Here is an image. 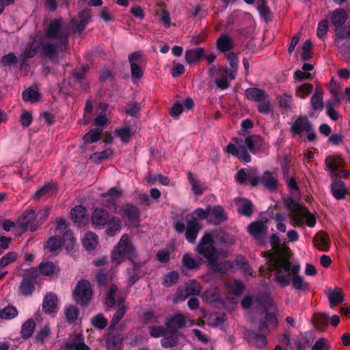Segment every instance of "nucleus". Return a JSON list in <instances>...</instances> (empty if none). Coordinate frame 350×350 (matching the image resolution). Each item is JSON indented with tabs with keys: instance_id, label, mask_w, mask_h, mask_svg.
<instances>
[{
	"instance_id": "15",
	"label": "nucleus",
	"mask_w": 350,
	"mask_h": 350,
	"mask_svg": "<svg viewBox=\"0 0 350 350\" xmlns=\"http://www.w3.org/2000/svg\"><path fill=\"white\" fill-rule=\"evenodd\" d=\"M267 230V226L262 221H253L247 227L248 232L260 243H264Z\"/></svg>"
},
{
	"instance_id": "43",
	"label": "nucleus",
	"mask_w": 350,
	"mask_h": 350,
	"mask_svg": "<svg viewBox=\"0 0 350 350\" xmlns=\"http://www.w3.org/2000/svg\"><path fill=\"white\" fill-rule=\"evenodd\" d=\"M70 215L75 223L80 224L86 217L87 210L84 206L78 205L72 209Z\"/></svg>"
},
{
	"instance_id": "5",
	"label": "nucleus",
	"mask_w": 350,
	"mask_h": 350,
	"mask_svg": "<svg viewBox=\"0 0 350 350\" xmlns=\"http://www.w3.org/2000/svg\"><path fill=\"white\" fill-rule=\"evenodd\" d=\"M234 142L237 146L230 143L226 147V152L233 155L240 161L248 163L251 161V156L248 150L252 153L265 150L268 148L267 144L259 135L247 136L245 137L244 144H241V139L235 138Z\"/></svg>"
},
{
	"instance_id": "33",
	"label": "nucleus",
	"mask_w": 350,
	"mask_h": 350,
	"mask_svg": "<svg viewBox=\"0 0 350 350\" xmlns=\"http://www.w3.org/2000/svg\"><path fill=\"white\" fill-rule=\"evenodd\" d=\"M39 271L43 275L51 276L57 274L59 269L51 261L41 262L39 265Z\"/></svg>"
},
{
	"instance_id": "64",
	"label": "nucleus",
	"mask_w": 350,
	"mask_h": 350,
	"mask_svg": "<svg viewBox=\"0 0 350 350\" xmlns=\"http://www.w3.org/2000/svg\"><path fill=\"white\" fill-rule=\"evenodd\" d=\"M336 36L338 39H346L350 37V24L340 26L335 29Z\"/></svg>"
},
{
	"instance_id": "44",
	"label": "nucleus",
	"mask_w": 350,
	"mask_h": 350,
	"mask_svg": "<svg viewBox=\"0 0 350 350\" xmlns=\"http://www.w3.org/2000/svg\"><path fill=\"white\" fill-rule=\"evenodd\" d=\"M122 338L120 334L109 335L107 340V350H122Z\"/></svg>"
},
{
	"instance_id": "62",
	"label": "nucleus",
	"mask_w": 350,
	"mask_h": 350,
	"mask_svg": "<svg viewBox=\"0 0 350 350\" xmlns=\"http://www.w3.org/2000/svg\"><path fill=\"white\" fill-rule=\"evenodd\" d=\"M131 66V77L133 80H139L143 77L145 65L132 64Z\"/></svg>"
},
{
	"instance_id": "22",
	"label": "nucleus",
	"mask_w": 350,
	"mask_h": 350,
	"mask_svg": "<svg viewBox=\"0 0 350 350\" xmlns=\"http://www.w3.org/2000/svg\"><path fill=\"white\" fill-rule=\"evenodd\" d=\"M58 299L55 293H47L43 299L42 310L46 314H51L55 311L57 308Z\"/></svg>"
},
{
	"instance_id": "28",
	"label": "nucleus",
	"mask_w": 350,
	"mask_h": 350,
	"mask_svg": "<svg viewBox=\"0 0 350 350\" xmlns=\"http://www.w3.org/2000/svg\"><path fill=\"white\" fill-rule=\"evenodd\" d=\"M310 105L312 109L315 111H322L323 109V92L321 88H317L315 89L314 94L310 99Z\"/></svg>"
},
{
	"instance_id": "38",
	"label": "nucleus",
	"mask_w": 350,
	"mask_h": 350,
	"mask_svg": "<svg viewBox=\"0 0 350 350\" xmlns=\"http://www.w3.org/2000/svg\"><path fill=\"white\" fill-rule=\"evenodd\" d=\"M57 188L56 185L53 183H46L44 186L38 189L34 193L33 198L39 200L43 197H46L52 194L53 191Z\"/></svg>"
},
{
	"instance_id": "46",
	"label": "nucleus",
	"mask_w": 350,
	"mask_h": 350,
	"mask_svg": "<svg viewBox=\"0 0 350 350\" xmlns=\"http://www.w3.org/2000/svg\"><path fill=\"white\" fill-rule=\"evenodd\" d=\"M276 100L281 109L285 111L291 109L293 105V97L291 95L284 93L282 95L278 96Z\"/></svg>"
},
{
	"instance_id": "6",
	"label": "nucleus",
	"mask_w": 350,
	"mask_h": 350,
	"mask_svg": "<svg viewBox=\"0 0 350 350\" xmlns=\"http://www.w3.org/2000/svg\"><path fill=\"white\" fill-rule=\"evenodd\" d=\"M116 301H117L118 303V308L110 321L109 329H111L116 327L129 308L128 306L124 304L125 298L122 293L118 291L117 286L111 284L107 293L106 304L110 308L113 307L116 304Z\"/></svg>"
},
{
	"instance_id": "32",
	"label": "nucleus",
	"mask_w": 350,
	"mask_h": 350,
	"mask_svg": "<svg viewBox=\"0 0 350 350\" xmlns=\"http://www.w3.org/2000/svg\"><path fill=\"white\" fill-rule=\"evenodd\" d=\"M106 233L109 237L114 236L119 232L122 226V220L117 217H111L107 223Z\"/></svg>"
},
{
	"instance_id": "13",
	"label": "nucleus",
	"mask_w": 350,
	"mask_h": 350,
	"mask_svg": "<svg viewBox=\"0 0 350 350\" xmlns=\"http://www.w3.org/2000/svg\"><path fill=\"white\" fill-rule=\"evenodd\" d=\"M64 350H90L84 342V336L81 333L70 334L64 345Z\"/></svg>"
},
{
	"instance_id": "31",
	"label": "nucleus",
	"mask_w": 350,
	"mask_h": 350,
	"mask_svg": "<svg viewBox=\"0 0 350 350\" xmlns=\"http://www.w3.org/2000/svg\"><path fill=\"white\" fill-rule=\"evenodd\" d=\"M267 95L265 91L256 88H250L245 90L246 98L254 102H260Z\"/></svg>"
},
{
	"instance_id": "21",
	"label": "nucleus",
	"mask_w": 350,
	"mask_h": 350,
	"mask_svg": "<svg viewBox=\"0 0 350 350\" xmlns=\"http://www.w3.org/2000/svg\"><path fill=\"white\" fill-rule=\"evenodd\" d=\"M109 213L103 208H96L92 215V224L95 226H105L110 219Z\"/></svg>"
},
{
	"instance_id": "2",
	"label": "nucleus",
	"mask_w": 350,
	"mask_h": 350,
	"mask_svg": "<svg viewBox=\"0 0 350 350\" xmlns=\"http://www.w3.org/2000/svg\"><path fill=\"white\" fill-rule=\"evenodd\" d=\"M270 277L280 287L285 288L290 284L300 293L309 290V283L300 275V266L293 265L286 256L273 255L266 262Z\"/></svg>"
},
{
	"instance_id": "50",
	"label": "nucleus",
	"mask_w": 350,
	"mask_h": 350,
	"mask_svg": "<svg viewBox=\"0 0 350 350\" xmlns=\"http://www.w3.org/2000/svg\"><path fill=\"white\" fill-rule=\"evenodd\" d=\"M116 136L119 137L123 144H127L131 137V130L129 126H125L114 131Z\"/></svg>"
},
{
	"instance_id": "57",
	"label": "nucleus",
	"mask_w": 350,
	"mask_h": 350,
	"mask_svg": "<svg viewBox=\"0 0 350 350\" xmlns=\"http://www.w3.org/2000/svg\"><path fill=\"white\" fill-rule=\"evenodd\" d=\"M130 65H146V59L144 55L141 51H135L129 55L128 57Z\"/></svg>"
},
{
	"instance_id": "58",
	"label": "nucleus",
	"mask_w": 350,
	"mask_h": 350,
	"mask_svg": "<svg viewBox=\"0 0 350 350\" xmlns=\"http://www.w3.org/2000/svg\"><path fill=\"white\" fill-rule=\"evenodd\" d=\"M171 336H165L161 339V345L165 348L173 347L177 345L178 338L177 333L171 332Z\"/></svg>"
},
{
	"instance_id": "27",
	"label": "nucleus",
	"mask_w": 350,
	"mask_h": 350,
	"mask_svg": "<svg viewBox=\"0 0 350 350\" xmlns=\"http://www.w3.org/2000/svg\"><path fill=\"white\" fill-rule=\"evenodd\" d=\"M347 12L343 8L336 9L332 15L331 21L335 29L342 26L347 20Z\"/></svg>"
},
{
	"instance_id": "1",
	"label": "nucleus",
	"mask_w": 350,
	"mask_h": 350,
	"mask_svg": "<svg viewBox=\"0 0 350 350\" xmlns=\"http://www.w3.org/2000/svg\"><path fill=\"white\" fill-rule=\"evenodd\" d=\"M69 29L64 25L62 18L52 20L44 33L36 34L31 44L21 55L23 61L39 53L41 57L55 59L56 56H64L68 49Z\"/></svg>"
},
{
	"instance_id": "25",
	"label": "nucleus",
	"mask_w": 350,
	"mask_h": 350,
	"mask_svg": "<svg viewBox=\"0 0 350 350\" xmlns=\"http://www.w3.org/2000/svg\"><path fill=\"white\" fill-rule=\"evenodd\" d=\"M327 295L331 308L338 306L344 301V294L342 289L338 287L328 290Z\"/></svg>"
},
{
	"instance_id": "59",
	"label": "nucleus",
	"mask_w": 350,
	"mask_h": 350,
	"mask_svg": "<svg viewBox=\"0 0 350 350\" xmlns=\"http://www.w3.org/2000/svg\"><path fill=\"white\" fill-rule=\"evenodd\" d=\"M91 323L94 327L103 329L107 325L108 321L103 314L100 313L92 318Z\"/></svg>"
},
{
	"instance_id": "16",
	"label": "nucleus",
	"mask_w": 350,
	"mask_h": 350,
	"mask_svg": "<svg viewBox=\"0 0 350 350\" xmlns=\"http://www.w3.org/2000/svg\"><path fill=\"white\" fill-rule=\"evenodd\" d=\"M325 163L326 169L330 172L332 178L341 176L339 169L343 166L344 161L340 157H327Z\"/></svg>"
},
{
	"instance_id": "10",
	"label": "nucleus",
	"mask_w": 350,
	"mask_h": 350,
	"mask_svg": "<svg viewBox=\"0 0 350 350\" xmlns=\"http://www.w3.org/2000/svg\"><path fill=\"white\" fill-rule=\"evenodd\" d=\"M39 222L36 219V214L34 210H27L23 214L22 217L18 219V228H21V232L18 234H22L27 229L33 232L36 230Z\"/></svg>"
},
{
	"instance_id": "53",
	"label": "nucleus",
	"mask_w": 350,
	"mask_h": 350,
	"mask_svg": "<svg viewBox=\"0 0 350 350\" xmlns=\"http://www.w3.org/2000/svg\"><path fill=\"white\" fill-rule=\"evenodd\" d=\"M62 241V245L66 247L67 250L70 251L74 249L76 240L72 232L70 230H66L63 234Z\"/></svg>"
},
{
	"instance_id": "3",
	"label": "nucleus",
	"mask_w": 350,
	"mask_h": 350,
	"mask_svg": "<svg viewBox=\"0 0 350 350\" xmlns=\"http://www.w3.org/2000/svg\"><path fill=\"white\" fill-rule=\"evenodd\" d=\"M275 306L269 299L264 306V310L260 313L258 329L260 332L253 330H247L245 337L247 342L257 348H264L267 345V336L265 333L271 329H276L278 325V318L275 313Z\"/></svg>"
},
{
	"instance_id": "20",
	"label": "nucleus",
	"mask_w": 350,
	"mask_h": 350,
	"mask_svg": "<svg viewBox=\"0 0 350 350\" xmlns=\"http://www.w3.org/2000/svg\"><path fill=\"white\" fill-rule=\"evenodd\" d=\"M202 228V226L198 221L194 220H188L185 230V238L190 243H194L198 234Z\"/></svg>"
},
{
	"instance_id": "12",
	"label": "nucleus",
	"mask_w": 350,
	"mask_h": 350,
	"mask_svg": "<svg viewBox=\"0 0 350 350\" xmlns=\"http://www.w3.org/2000/svg\"><path fill=\"white\" fill-rule=\"evenodd\" d=\"M122 211V216L129 221L131 226H139L141 213L137 206L126 203L123 206Z\"/></svg>"
},
{
	"instance_id": "41",
	"label": "nucleus",
	"mask_w": 350,
	"mask_h": 350,
	"mask_svg": "<svg viewBox=\"0 0 350 350\" xmlns=\"http://www.w3.org/2000/svg\"><path fill=\"white\" fill-rule=\"evenodd\" d=\"M98 244V236L92 232L85 234L83 239V245L86 250L91 251L96 248Z\"/></svg>"
},
{
	"instance_id": "48",
	"label": "nucleus",
	"mask_w": 350,
	"mask_h": 350,
	"mask_svg": "<svg viewBox=\"0 0 350 350\" xmlns=\"http://www.w3.org/2000/svg\"><path fill=\"white\" fill-rule=\"evenodd\" d=\"M211 213V206L208 205L206 206V209H203L201 208H196L191 213V219L194 220L195 221H198V220H204L207 219Z\"/></svg>"
},
{
	"instance_id": "34",
	"label": "nucleus",
	"mask_w": 350,
	"mask_h": 350,
	"mask_svg": "<svg viewBox=\"0 0 350 350\" xmlns=\"http://www.w3.org/2000/svg\"><path fill=\"white\" fill-rule=\"evenodd\" d=\"M210 215L214 218L213 223L215 225L220 224L228 219L224 208L219 205L213 208L211 207Z\"/></svg>"
},
{
	"instance_id": "55",
	"label": "nucleus",
	"mask_w": 350,
	"mask_h": 350,
	"mask_svg": "<svg viewBox=\"0 0 350 350\" xmlns=\"http://www.w3.org/2000/svg\"><path fill=\"white\" fill-rule=\"evenodd\" d=\"M64 314L68 323L71 324L77 321L79 314V310L78 308L75 306H69L65 309Z\"/></svg>"
},
{
	"instance_id": "56",
	"label": "nucleus",
	"mask_w": 350,
	"mask_h": 350,
	"mask_svg": "<svg viewBox=\"0 0 350 350\" xmlns=\"http://www.w3.org/2000/svg\"><path fill=\"white\" fill-rule=\"evenodd\" d=\"M312 85L308 83H305L296 88L295 95L297 97L304 99L306 98V96H308L312 93Z\"/></svg>"
},
{
	"instance_id": "7",
	"label": "nucleus",
	"mask_w": 350,
	"mask_h": 350,
	"mask_svg": "<svg viewBox=\"0 0 350 350\" xmlns=\"http://www.w3.org/2000/svg\"><path fill=\"white\" fill-rule=\"evenodd\" d=\"M291 217V224L295 226H301L306 220L309 227H314L316 224V217L308 208L299 203L292 200L287 205Z\"/></svg>"
},
{
	"instance_id": "49",
	"label": "nucleus",
	"mask_w": 350,
	"mask_h": 350,
	"mask_svg": "<svg viewBox=\"0 0 350 350\" xmlns=\"http://www.w3.org/2000/svg\"><path fill=\"white\" fill-rule=\"evenodd\" d=\"M257 10L266 21L271 19V12L267 4V0H259L257 2Z\"/></svg>"
},
{
	"instance_id": "40",
	"label": "nucleus",
	"mask_w": 350,
	"mask_h": 350,
	"mask_svg": "<svg viewBox=\"0 0 350 350\" xmlns=\"http://www.w3.org/2000/svg\"><path fill=\"white\" fill-rule=\"evenodd\" d=\"M217 258H213L211 262H208V265L211 269L215 272L225 273L230 267L228 261L217 262Z\"/></svg>"
},
{
	"instance_id": "61",
	"label": "nucleus",
	"mask_w": 350,
	"mask_h": 350,
	"mask_svg": "<svg viewBox=\"0 0 350 350\" xmlns=\"http://www.w3.org/2000/svg\"><path fill=\"white\" fill-rule=\"evenodd\" d=\"M178 278L179 275L176 271H170L164 276L163 280V284L165 287H170L178 282Z\"/></svg>"
},
{
	"instance_id": "63",
	"label": "nucleus",
	"mask_w": 350,
	"mask_h": 350,
	"mask_svg": "<svg viewBox=\"0 0 350 350\" xmlns=\"http://www.w3.org/2000/svg\"><path fill=\"white\" fill-rule=\"evenodd\" d=\"M258 111L263 114H268L271 111V104L269 95L265 99L258 102Z\"/></svg>"
},
{
	"instance_id": "42",
	"label": "nucleus",
	"mask_w": 350,
	"mask_h": 350,
	"mask_svg": "<svg viewBox=\"0 0 350 350\" xmlns=\"http://www.w3.org/2000/svg\"><path fill=\"white\" fill-rule=\"evenodd\" d=\"M314 242L317 247L323 251H327L329 246V237L325 232H320L314 237Z\"/></svg>"
},
{
	"instance_id": "51",
	"label": "nucleus",
	"mask_w": 350,
	"mask_h": 350,
	"mask_svg": "<svg viewBox=\"0 0 350 350\" xmlns=\"http://www.w3.org/2000/svg\"><path fill=\"white\" fill-rule=\"evenodd\" d=\"M62 245V239L57 236H53L46 241L44 247L47 248L51 252H55L59 250Z\"/></svg>"
},
{
	"instance_id": "14",
	"label": "nucleus",
	"mask_w": 350,
	"mask_h": 350,
	"mask_svg": "<svg viewBox=\"0 0 350 350\" xmlns=\"http://www.w3.org/2000/svg\"><path fill=\"white\" fill-rule=\"evenodd\" d=\"M313 129V126L306 116L297 117L291 124L290 131L293 136L300 135L304 132H308Z\"/></svg>"
},
{
	"instance_id": "23",
	"label": "nucleus",
	"mask_w": 350,
	"mask_h": 350,
	"mask_svg": "<svg viewBox=\"0 0 350 350\" xmlns=\"http://www.w3.org/2000/svg\"><path fill=\"white\" fill-rule=\"evenodd\" d=\"M262 185L270 191H275L278 189V180L273 173L266 171L260 178Z\"/></svg>"
},
{
	"instance_id": "18",
	"label": "nucleus",
	"mask_w": 350,
	"mask_h": 350,
	"mask_svg": "<svg viewBox=\"0 0 350 350\" xmlns=\"http://www.w3.org/2000/svg\"><path fill=\"white\" fill-rule=\"evenodd\" d=\"M201 286L196 280H190L184 291L178 293V299L181 301L185 300L189 296L198 295L201 292Z\"/></svg>"
},
{
	"instance_id": "19",
	"label": "nucleus",
	"mask_w": 350,
	"mask_h": 350,
	"mask_svg": "<svg viewBox=\"0 0 350 350\" xmlns=\"http://www.w3.org/2000/svg\"><path fill=\"white\" fill-rule=\"evenodd\" d=\"M122 195V191L118 189L116 187L111 188L107 192L101 194L102 197L107 198L105 206L107 208L116 209L117 201L121 198Z\"/></svg>"
},
{
	"instance_id": "37",
	"label": "nucleus",
	"mask_w": 350,
	"mask_h": 350,
	"mask_svg": "<svg viewBox=\"0 0 350 350\" xmlns=\"http://www.w3.org/2000/svg\"><path fill=\"white\" fill-rule=\"evenodd\" d=\"M36 323L33 319H27L21 326V336L23 339L31 338L34 332Z\"/></svg>"
},
{
	"instance_id": "47",
	"label": "nucleus",
	"mask_w": 350,
	"mask_h": 350,
	"mask_svg": "<svg viewBox=\"0 0 350 350\" xmlns=\"http://www.w3.org/2000/svg\"><path fill=\"white\" fill-rule=\"evenodd\" d=\"M103 134L102 129H91L83 137V140L85 144H91L98 142Z\"/></svg>"
},
{
	"instance_id": "4",
	"label": "nucleus",
	"mask_w": 350,
	"mask_h": 350,
	"mask_svg": "<svg viewBox=\"0 0 350 350\" xmlns=\"http://www.w3.org/2000/svg\"><path fill=\"white\" fill-rule=\"evenodd\" d=\"M137 252L133 245L129 241V236L123 234L117 245L112 251L111 259L116 265L120 264L126 256L133 264V269L129 271V283L133 284L141 277L142 273L139 270L144 266L145 262H135L137 259Z\"/></svg>"
},
{
	"instance_id": "29",
	"label": "nucleus",
	"mask_w": 350,
	"mask_h": 350,
	"mask_svg": "<svg viewBox=\"0 0 350 350\" xmlns=\"http://www.w3.org/2000/svg\"><path fill=\"white\" fill-rule=\"evenodd\" d=\"M237 211L239 214L250 217L253 213V204L249 200L241 198L237 202Z\"/></svg>"
},
{
	"instance_id": "52",
	"label": "nucleus",
	"mask_w": 350,
	"mask_h": 350,
	"mask_svg": "<svg viewBox=\"0 0 350 350\" xmlns=\"http://www.w3.org/2000/svg\"><path fill=\"white\" fill-rule=\"evenodd\" d=\"M187 178L189 183L191 185V189L193 192L197 196L201 195L203 193L204 189L200 185V182L196 174L192 172H189L187 174Z\"/></svg>"
},
{
	"instance_id": "54",
	"label": "nucleus",
	"mask_w": 350,
	"mask_h": 350,
	"mask_svg": "<svg viewBox=\"0 0 350 350\" xmlns=\"http://www.w3.org/2000/svg\"><path fill=\"white\" fill-rule=\"evenodd\" d=\"M18 310L13 306H8L0 310V318L4 320H10L16 317Z\"/></svg>"
},
{
	"instance_id": "36",
	"label": "nucleus",
	"mask_w": 350,
	"mask_h": 350,
	"mask_svg": "<svg viewBox=\"0 0 350 350\" xmlns=\"http://www.w3.org/2000/svg\"><path fill=\"white\" fill-rule=\"evenodd\" d=\"M202 263V258H195L189 253H186L182 258V264L188 269H198Z\"/></svg>"
},
{
	"instance_id": "24",
	"label": "nucleus",
	"mask_w": 350,
	"mask_h": 350,
	"mask_svg": "<svg viewBox=\"0 0 350 350\" xmlns=\"http://www.w3.org/2000/svg\"><path fill=\"white\" fill-rule=\"evenodd\" d=\"M270 243L272 245L273 252H265L262 253L263 256L266 258L267 260L268 258H271L275 254L279 256H285L282 252L280 239L278 236L272 234L270 238Z\"/></svg>"
},
{
	"instance_id": "60",
	"label": "nucleus",
	"mask_w": 350,
	"mask_h": 350,
	"mask_svg": "<svg viewBox=\"0 0 350 350\" xmlns=\"http://www.w3.org/2000/svg\"><path fill=\"white\" fill-rule=\"evenodd\" d=\"M329 320V317L326 313H317L313 317L314 323L319 329L327 326Z\"/></svg>"
},
{
	"instance_id": "39",
	"label": "nucleus",
	"mask_w": 350,
	"mask_h": 350,
	"mask_svg": "<svg viewBox=\"0 0 350 350\" xmlns=\"http://www.w3.org/2000/svg\"><path fill=\"white\" fill-rule=\"evenodd\" d=\"M34 279L32 277H25L23 279L20 285L21 293L25 296L32 294L34 291Z\"/></svg>"
},
{
	"instance_id": "35",
	"label": "nucleus",
	"mask_w": 350,
	"mask_h": 350,
	"mask_svg": "<svg viewBox=\"0 0 350 350\" xmlns=\"http://www.w3.org/2000/svg\"><path fill=\"white\" fill-rule=\"evenodd\" d=\"M233 47L232 40L226 34H221L217 40V48L220 52L224 53Z\"/></svg>"
},
{
	"instance_id": "17",
	"label": "nucleus",
	"mask_w": 350,
	"mask_h": 350,
	"mask_svg": "<svg viewBox=\"0 0 350 350\" xmlns=\"http://www.w3.org/2000/svg\"><path fill=\"white\" fill-rule=\"evenodd\" d=\"M186 319L182 314H174L166 322V329L170 332L177 333L178 330L184 327Z\"/></svg>"
},
{
	"instance_id": "30",
	"label": "nucleus",
	"mask_w": 350,
	"mask_h": 350,
	"mask_svg": "<svg viewBox=\"0 0 350 350\" xmlns=\"http://www.w3.org/2000/svg\"><path fill=\"white\" fill-rule=\"evenodd\" d=\"M204 55V49L203 48H196L187 50L185 52V61L189 64H196Z\"/></svg>"
},
{
	"instance_id": "8",
	"label": "nucleus",
	"mask_w": 350,
	"mask_h": 350,
	"mask_svg": "<svg viewBox=\"0 0 350 350\" xmlns=\"http://www.w3.org/2000/svg\"><path fill=\"white\" fill-rule=\"evenodd\" d=\"M213 237H216L215 233L205 232L196 247V252L203 256L208 262L213 258H218Z\"/></svg>"
},
{
	"instance_id": "45",
	"label": "nucleus",
	"mask_w": 350,
	"mask_h": 350,
	"mask_svg": "<svg viewBox=\"0 0 350 350\" xmlns=\"http://www.w3.org/2000/svg\"><path fill=\"white\" fill-rule=\"evenodd\" d=\"M23 98L27 102L36 103L40 98L37 87H30L23 92Z\"/></svg>"
},
{
	"instance_id": "26",
	"label": "nucleus",
	"mask_w": 350,
	"mask_h": 350,
	"mask_svg": "<svg viewBox=\"0 0 350 350\" xmlns=\"http://www.w3.org/2000/svg\"><path fill=\"white\" fill-rule=\"evenodd\" d=\"M330 189L333 196L337 200L345 199L348 193L345 183L341 180L334 181Z\"/></svg>"
},
{
	"instance_id": "9",
	"label": "nucleus",
	"mask_w": 350,
	"mask_h": 350,
	"mask_svg": "<svg viewBox=\"0 0 350 350\" xmlns=\"http://www.w3.org/2000/svg\"><path fill=\"white\" fill-rule=\"evenodd\" d=\"M73 297L77 304L88 305L92 297V290L90 282L86 280L79 281L73 291Z\"/></svg>"
},
{
	"instance_id": "11",
	"label": "nucleus",
	"mask_w": 350,
	"mask_h": 350,
	"mask_svg": "<svg viewBox=\"0 0 350 350\" xmlns=\"http://www.w3.org/2000/svg\"><path fill=\"white\" fill-rule=\"evenodd\" d=\"M91 17V10L89 8H85L79 12L76 16L72 18L70 22L74 31L81 35L90 22Z\"/></svg>"
}]
</instances>
